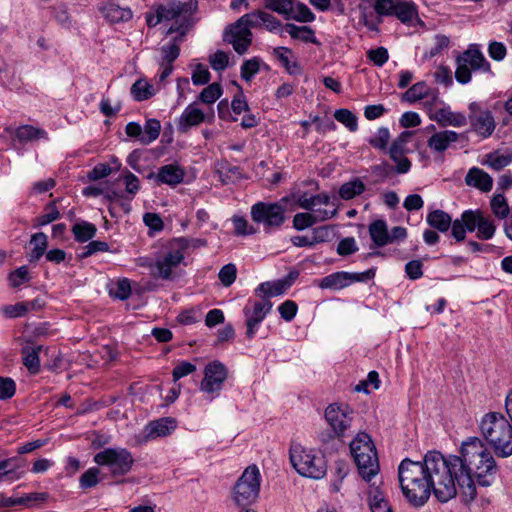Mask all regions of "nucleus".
Listing matches in <instances>:
<instances>
[{"mask_svg":"<svg viewBox=\"0 0 512 512\" xmlns=\"http://www.w3.org/2000/svg\"><path fill=\"white\" fill-rule=\"evenodd\" d=\"M461 468L458 459L446 458L437 451L427 452L423 461L406 458L398 467L402 493L414 508L423 506L431 491L440 502H447L457 494L451 475L455 476Z\"/></svg>","mask_w":512,"mask_h":512,"instance_id":"f257e3e1","label":"nucleus"},{"mask_svg":"<svg viewBox=\"0 0 512 512\" xmlns=\"http://www.w3.org/2000/svg\"><path fill=\"white\" fill-rule=\"evenodd\" d=\"M446 458H456L462 468L452 476L454 487L460 488L465 502L476 497L475 481L483 487L493 484L498 472L496 461L484 442L478 437H469L462 442L461 455H449Z\"/></svg>","mask_w":512,"mask_h":512,"instance_id":"f03ea898","label":"nucleus"},{"mask_svg":"<svg viewBox=\"0 0 512 512\" xmlns=\"http://www.w3.org/2000/svg\"><path fill=\"white\" fill-rule=\"evenodd\" d=\"M479 429L497 456L507 458L512 455V424L502 413L484 414Z\"/></svg>","mask_w":512,"mask_h":512,"instance_id":"7ed1b4c3","label":"nucleus"},{"mask_svg":"<svg viewBox=\"0 0 512 512\" xmlns=\"http://www.w3.org/2000/svg\"><path fill=\"white\" fill-rule=\"evenodd\" d=\"M298 206L308 212L296 213L293 217V227L298 231L312 227L318 222L333 218L337 209L331 202L330 196L326 193L309 196L302 193L297 196Z\"/></svg>","mask_w":512,"mask_h":512,"instance_id":"20e7f679","label":"nucleus"},{"mask_svg":"<svg viewBox=\"0 0 512 512\" xmlns=\"http://www.w3.org/2000/svg\"><path fill=\"white\" fill-rule=\"evenodd\" d=\"M350 451L360 476L370 481L380 470L377 451L371 437L364 432L358 433L350 443Z\"/></svg>","mask_w":512,"mask_h":512,"instance_id":"39448f33","label":"nucleus"},{"mask_svg":"<svg viewBox=\"0 0 512 512\" xmlns=\"http://www.w3.org/2000/svg\"><path fill=\"white\" fill-rule=\"evenodd\" d=\"M290 461L294 469L302 476L320 479L326 474V462L316 450L301 444H293L290 448Z\"/></svg>","mask_w":512,"mask_h":512,"instance_id":"423d86ee","label":"nucleus"},{"mask_svg":"<svg viewBox=\"0 0 512 512\" xmlns=\"http://www.w3.org/2000/svg\"><path fill=\"white\" fill-rule=\"evenodd\" d=\"M187 248L188 241L185 238L169 241L155 261L154 275L162 279H170L174 269L183 262Z\"/></svg>","mask_w":512,"mask_h":512,"instance_id":"0eeeda50","label":"nucleus"},{"mask_svg":"<svg viewBox=\"0 0 512 512\" xmlns=\"http://www.w3.org/2000/svg\"><path fill=\"white\" fill-rule=\"evenodd\" d=\"M260 485L261 474L259 468L256 465L248 466L233 488V500L241 508L250 506L259 496Z\"/></svg>","mask_w":512,"mask_h":512,"instance_id":"6e6552de","label":"nucleus"},{"mask_svg":"<svg viewBox=\"0 0 512 512\" xmlns=\"http://www.w3.org/2000/svg\"><path fill=\"white\" fill-rule=\"evenodd\" d=\"M157 9L163 21H174L167 34L180 32V35L183 36L188 26L189 18L196 9V2L192 0L188 2L167 0L157 6Z\"/></svg>","mask_w":512,"mask_h":512,"instance_id":"1a4fd4ad","label":"nucleus"},{"mask_svg":"<svg viewBox=\"0 0 512 512\" xmlns=\"http://www.w3.org/2000/svg\"><path fill=\"white\" fill-rule=\"evenodd\" d=\"M456 63L455 78L461 84H467L471 81L472 71L491 73L490 63L476 44L470 45L465 52L459 55Z\"/></svg>","mask_w":512,"mask_h":512,"instance_id":"9d476101","label":"nucleus"},{"mask_svg":"<svg viewBox=\"0 0 512 512\" xmlns=\"http://www.w3.org/2000/svg\"><path fill=\"white\" fill-rule=\"evenodd\" d=\"M94 462L106 467L113 476L126 475L132 468L134 459L125 448H105L94 456Z\"/></svg>","mask_w":512,"mask_h":512,"instance_id":"9b49d317","label":"nucleus"},{"mask_svg":"<svg viewBox=\"0 0 512 512\" xmlns=\"http://www.w3.org/2000/svg\"><path fill=\"white\" fill-rule=\"evenodd\" d=\"M285 208L279 203L258 202L251 207L252 220L262 224L266 232L276 230L285 221Z\"/></svg>","mask_w":512,"mask_h":512,"instance_id":"f8f14e48","label":"nucleus"},{"mask_svg":"<svg viewBox=\"0 0 512 512\" xmlns=\"http://www.w3.org/2000/svg\"><path fill=\"white\" fill-rule=\"evenodd\" d=\"M272 302L267 298L249 299L243 308L246 326V337L254 338L259 325L272 309Z\"/></svg>","mask_w":512,"mask_h":512,"instance_id":"ddd939ff","label":"nucleus"},{"mask_svg":"<svg viewBox=\"0 0 512 512\" xmlns=\"http://www.w3.org/2000/svg\"><path fill=\"white\" fill-rule=\"evenodd\" d=\"M353 414V409L350 406L333 403L325 409L324 416L334 435L342 438L351 427Z\"/></svg>","mask_w":512,"mask_h":512,"instance_id":"4468645a","label":"nucleus"},{"mask_svg":"<svg viewBox=\"0 0 512 512\" xmlns=\"http://www.w3.org/2000/svg\"><path fill=\"white\" fill-rule=\"evenodd\" d=\"M468 109L471 130L484 139L490 137L496 128V122L491 111L482 108L477 102H471Z\"/></svg>","mask_w":512,"mask_h":512,"instance_id":"2eb2a0df","label":"nucleus"},{"mask_svg":"<svg viewBox=\"0 0 512 512\" xmlns=\"http://www.w3.org/2000/svg\"><path fill=\"white\" fill-rule=\"evenodd\" d=\"M226 378V367L219 361L210 362L205 366L204 378L201 381L200 390L208 394L212 400L219 395Z\"/></svg>","mask_w":512,"mask_h":512,"instance_id":"dca6fc26","label":"nucleus"},{"mask_svg":"<svg viewBox=\"0 0 512 512\" xmlns=\"http://www.w3.org/2000/svg\"><path fill=\"white\" fill-rule=\"evenodd\" d=\"M249 16H241L234 24H232L225 33V40L230 43L238 54L247 52L252 43L253 34L245 25V21Z\"/></svg>","mask_w":512,"mask_h":512,"instance_id":"f3484780","label":"nucleus"},{"mask_svg":"<svg viewBox=\"0 0 512 512\" xmlns=\"http://www.w3.org/2000/svg\"><path fill=\"white\" fill-rule=\"evenodd\" d=\"M214 119V111L205 113L197 102L189 104L176 120V127L180 133H187L191 128L197 127L203 122H211Z\"/></svg>","mask_w":512,"mask_h":512,"instance_id":"a211bd4d","label":"nucleus"},{"mask_svg":"<svg viewBox=\"0 0 512 512\" xmlns=\"http://www.w3.org/2000/svg\"><path fill=\"white\" fill-rule=\"evenodd\" d=\"M175 429L176 421L171 417H164L154 421H150L143 428L141 433L135 436V443L140 445L159 437L168 436Z\"/></svg>","mask_w":512,"mask_h":512,"instance_id":"6ab92c4d","label":"nucleus"},{"mask_svg":"<svg viewBox=\"0 0 512 512\" xmlns=\"http://www.w3.org/2000/svg\"><path fill=\"white\" fill-rule=\"evenodd\" d=\"M412 132H402L392 143L388 153L390 158L396 164V172L399 174L407 173L411 168V162L405 156L407 153V144L412 137Z\"/></svg>","mask_w":512,"mask_h":512,"instance_id":"aec40b11","label":"nucleus"},{"mask_svg":"<svg viewBox=\"0 0 512 512\" xmlns=\"http://www.w3.org/2000/svg\"><path fill=\"white\" fill-rule=\"evenodd\" d=\"M482 211L476 210H465L462 212L460 218L454 220L452 225V236L460 242L465 240L466 232H474L477 229L478 222L480 220Z\"/></svg>","mask_w":512,"mask_h":512,"instance_id":"412c9836","label":"nucleus"},{"mask_svg":"<svg viewBox=\"0 0 512 512\" xmlns=\"http://www.w3.org/2000/svg\"><path fill=\"white\" fill-rule=\"evenodd\" d=\"M430 118L442 127L453 126L459 128L467 124V117L463 113L454 112L446 105L435 109Z\"/></svg>","mask_w":512,"mask_h":512,"instance_id":"4be33fe9","label":"nucleus"},{"mask_svg":"<svg viewBox=\"0 0 512 512\" xmlns=\"http://www.w3.org/2000/svg\"><path fill=\"white\" fill-rule=\"evenodd\" d=\"M356 281H360L358 275L341 271L325 276L319 281L318 286L322 289L340 290Z\"/></svg>","mask_w":512,"mask_h":512,"instance_id":"5701e85b","label":"nucleus"},{"mask_svg":"<svg viewBox=\"0 0 512 512\" xmlns=\"http://www.w3.org/2000/svg\"><path fill=\"white\" fill-rule=\"evenodd\" d=\"M366 502L371 512H392V507L380 486L369 485L366 492Z\"/></svg>","mask_w":512,"mask_h":512,"instance_id":"b1692460","label":"nucleus"},{"mask_svg":"<svg viewBox=\"0 0 512 512\" xmlns=\"http://www.w3.org/2000/svg\"><path fill=\"white\" fill-rule=\"evenodd\" d=\"M459 140V134L452 130H443L434 133L427 141V145L433 152L443 153L451 144Z\"/></svg>","mask_w":512,"mask_h":512,"instance_id":"393cba45","label":"nucleus"},{"mask_svg":"<svg viewBox=\"0 0 512 512\" xmlns=\"http://www.w3.org/2000/svg\"><path fill=\"white\" fill-rule=\"evenodd\" d=\"M102 16L110 23L129 21L133 13L128 7H121L115 2H106L100 7Z\"/></svg>","mask_w":512,"mask_h":512,"instance_id":"a878e982","label":"nucleus"},{"mask_svg":"<svg viewBox=\"0 0 512 512\" xmlns=\"http://www.w3.org/2000/svg\"><path fill=\"white\" fill-rule=\"evenodd\" d=\"M465 183L482 192H489L493 187L492 177L487 172L477 167L469 169L465 176Z\"/></svg>","mask_w":512,"mask_h":512,"instance_id":"bb28decb","label":"nucleus"},{"mask_svg":"<svg viewBox=\"0 0 512 512\" xmlns=\"http://www.w3.org/2000/svg\"><path fill=\"white\" fill-rule=\"evenodd\" d=\"M185 172L178 164H167L159 168L157 173V181L170 186L181 183L184 179Z\"/></svg>","mask_w":512,"mask_h":512,"instance_id":"cd10ccee","label":"nucleus"},{"mask_svg":"<svg viewBox=\"0 0 512 512\" xmlns=\"http://www.w3.org/2000/svg\"><path fill=\"white\" fill-rule=\"evenodd\" d=\"M426 222L431 228L441 233H445L450 228L452 229L454 221L447 212L441 209H435L427 214Z\"/></svg>","mask_w":512,"mask_h":512,"instance_id":"c85d7f7f","label":"nucleus"},{"mask_svg":"<svg viewBox=\"0 0 512 512\" xmlns=\"http://www.w3.org/2000/svg\"><path fill=\"white\" fill-rule=\"evenodd\" d=\"M289 286L290 282L286 280L263 282L255 289V295L270 300L271 297L282 295Z\"/></svg>","mask_w":512,"mask_h":512,"instance_id":"c756f323","label":"nucleus"},{"mask_svg":"<svg viewBox=\"0 0 512 512\" xmlns=\"http://www.w3.org/2000/svg\"><path fill=\"white\" fill-rule=\"evenodd\" d=\"M392 16L402 23H411L417 17V7L412 1L396 0Z\"/></svg>","mask_w":512,"mask_h":512,"instance_id":"7c9ffc66","label":"nucleus"},{"mask_svg":"<svg viewBox=\"0 0 512 512\" xmlns=\"http://www.w3.org/2000/svg\"><path fill=\"white\" fill-rule=\"evenodd\" d=\"M15 462V458H8L0 462V482H14L23 476V472L19 471L21 466Z\"/></svg>","mask_w":512,"mask_h":512,"instance_id":"2f4dec72","label":"nucleus"},{"mask_svg":"<svg viewBox=\"0 0 512 512\" xmlns=\"http://www.w3.org/2000/svg\"><path fill=\"white\" fill-rule=\"evenodd\" d=\"M15 137L21 143H28L40 139H47V132L32 125H22L16 129Z\"/></svg>","mask_w":512,"mask_h":512,"instance_id":"473e14b6","label":"nucleus"},{"mask_svg":"<svg viewBox=\"0 0 512 512\" xmlns=\"http://www.w3.org/2000/svg\"><path fill=\"white\" fill-rule=\"evenodd\" d=\"M369 233L372 241L378 247L389 244L388 229L385 221L376 220L369 225Z\"/></svg>","mask_w":512,"mask_h":512,"instance_id":"72a5a7b5","label":"nucleus"},{"mask_svg":"<svg viewBox=\"0 0 512 512\" xmlns=\"http://www.w3.org/2000/svg\"><path fill=\"white\" fill-rule=\"evenodd\" d=\"M48 245L47 236L43 232L35 233L30 239L31 252L29 261H38L45 253Z\"/></svg>","mask_w":512,"mask_h":512,"instance_id":"f704fd0d","label":"nucleus"},{"mask_svg":"<svg viewBox=\"0 0 512 512\" xmlns=\"http://www.w3.org/2000/svg\"><path fill=\"white\" fill-rule=\"evenodd\" d=\"M286 30L288 34L294 38L305 43H317L314 30L309 26H296L294 24H287Z\"/></svg>","mask_w":512,"mask_h":512,"instance_id":"c9c22d12","label":"nucleus"},{"mask_svg":"<svg viewBox=\"0 0 512 512\" xmlns=\"http://www.w3.org/2000/svg\"><path fill=\"white\" fill-rule=\"evenodd\" d=\"M477 224V238L481 240H490L494 237L496 226L489 216L484 215L482 212Z\"/></svg>","mask_w":512,"mask_h":512,"instance_id":"e433bc0d","label":"nucleus"},{"mask_svg":"<svg viewBox=\"0 0 512 512\" xmlns=\"http://www.w3.org/2000/svg\"><path fill=\"white\" fill-rule=\"evenodd\" d=\"M96 231L97 229L94 224L85 221L76 223L72 228L74 237L78 242L89 241L95 236Z\"/></svg>","mask_w":512,"mask_h":512,"instance_id":"4c0bfd02","label":"nucleus"},{"mask_svg":"<svg viewBox=\"0 0 512 512\" xmlns=\"http://www.w3.org/2000/svg\"><path fill=\"white\" fill-rule=\"evenodd\" d=\"M286 19H293L298 22L310 23L315 20V15L307 5L301 2H297L296 4L293 2L292 13L289 14Z\"/></svg>","mask_w":512,"mask_h":512,"instance_id":"58836bf2","label":"nucleus"},{"mask_svg":"<svg viewBox=\"0 0 512 512\" xmlns=\"http://www.w3.org/2000/svg\"><path fill=\"white\" fill-rule=\"evenodd\" d=\"M512 162V153H499L493 152L486 156L485 164H487L493 170L499 171Z\"/></svg>","mask_w":512,"mask_h":512,"instance_id":"ea45409f","label":"nucleus"},{"mask_svg":"<svg viewBox=\"0 0 512 512\" xmlns=\"http://www.w3.org/2000/svg\"><path fill=\"white\" fill-rule=\"evenodd\" d=\"M264 8L282 15L285 19L292 13L293 0H263Z\"/></svg>","mask_w":512,"mask_h":512,"instance_id":"a19ab883","label":"nucleus"},{"mask_svg":"<svg viewBox=\"0 0 512 512\" xmlns=\"http://www.w3.org/2000/svg\"><path fill=\"white\" fill-rule=\"evenodd\" d=\"M365 190V184L360 179L344 183L339 189V195L344 200H350Z\"/></svg>","mask_w":512,"mask_h":512,"instance_id":"79ce46f5","label":"nucleus"},{"mask_svg":"<svg viewBox=\"0 0 512 512\" xmlns=\"http://www.w3.org/2000/svg\"><path fill=\"white\" fill-rule=\"evenodd\" d=\"M142 129L143 131L140 142L148 145L158 138L161 130V124L156 119H149L146 121L144 128Z\"/></svg>","mask_w":512,"mask_h":512,"instance_id":"37998d69","label":"nucleus"},{"mask_svg":"<svg viewBox=\"0 0 512 512\" xmlns=\"http://www.w3.org/2000/svg\"><path fill=\"white\" fill-rule=\"evenodd\" d=\"M39 350H40V347H37V348L24 347L22 349L23 364L33 374H35L39 371V367H40V360H39V355H38Z\"/></svg>","mask_w":512,"mask_h":512,"instance_id":"c03bdc74","label":"nucleus"},{"mask_svg":"<svg viewBox=\"0 0 512 512\" xmlns=\"http://www.w3.org/2000/svg\"><path fill=\"white\" fill-rule=\"evenodd\" d=\"M156 93L152 85L144 80L136 81L131 87V94L137 101H144Z\"/></svg>","mask_w":512,"mask_h":512,"instance_id":"a18cd8bd","label":"nucleus"},{"mask_svg":"<svg viewBox=\"0 0 512 512\" xmlns=\"http://www.w3.org/2000/svg\"><path fill=\"white\" fill-rule=\"evenodd\" d=\"M274 54L281 61V63L285 66L286 70L291 75L300 74L301 68L297 62H291L289 59V55L291 54V50L285 47H277L274 49Z\"/></svg>","mask_w":512,"mask_h":512,"instance_id":"49530a36","label":"nucleus"},{"mask_svg":"<svg viewBox=\"0 0 512 512\" xmlns=\"http://www.w3.org/2000/svg\"><path fill=\"white\" fill-rule=\"evenodd\" d=\"M222 92L220 84L212 83L201 91L198 100L203 104L212 105L221 97Z\"/></svg>","mask_w":512,"mask_h":512,"instance_id":"de8ad7c7","label":"nucleus"},{"mask_svg":"<svg viewBox=\"0 0 512 512\" xmlns=\"http://www.w3.org/2000/svg\"><path fill=\"white\" fill-rule=\"evenodd\" d=\"M109 294L113 298L119 300H126L131 295V285L128 279H119L112 283L109 289Z\"/></svg>","mask_w":512,"mask_h":512,"instance_id":"09e8293b","label":"nucleus"},{"mask_svg":"<svg viewBox=\"0 0 512 512\" xmlns=\"http://www.w3.org/2000/svg\"><path fill=\"white\" fill-rule=\"evenodd\" d=\"M428 93V87L425 82H417L413 86H411L406 92L403 94V99L409 103L416 102L424 97H426Z\"/></svg>","mask_w":512,"mask_h":512,"instance_id":"8fccbe9b","label":"nucleus"},{"mask_svg":"<svg viewBox=\"0 0 512 512\" xmlns=\"http://www.w3.org/2000/svg\"><path fill=\"white\" fill-rule=\"evenodd\" d=\"M335 119L354 132L358 129L357 117L348 109H338L334 113Z\"/></svg>","mask_w":512,"mask_h":512,"instance_id":"3c124183","label":"nucleus"},{"mask_svg":"<svg viewBox=\"0 0 512 512\" xmlns=\"http://www.w3.org/2000/svg\"><path fill=\"white\" fill-rule=\"evenodd\" d=\"M59 215L60 213L56 207V203L54 201L50 202L45 206L43 214L36 219V226H45L57 220Z\"/></svg>","mask_w":512,"mask_h":512,"instance_id":"603ef678","label":"nucleus"},{"mask_svg":"<svg viewBox=\"0 0 512 512\" xmlns=\"http://www.w3.org/2000/svg\"><path fill=\"white\" fill-rule=\"evenodd\" d=\"M100 481V470L96 467H91L86 470L80 477V487L88 489L96 486Z\"/></svg>","mask_w":512,"mask_h":512,"instance_id":"864d4df0","label":"nucleus"},{"mask_svg":"<svg viewBox=\"0 0 512 512\" xmlns=\"http://www.w3.org/2000/svg\"><path fill=\"white\" fill-rule=\"evenodd\" d=\"M491 209L499 219H504L509 214V206L506 198L502 194H497L492 198Z\"/></svg>","mask_w":512,"mask_h":512,"instance_id":"5fc2aeb1","label":"nucleus"},{"mask_svg":"<svg viewBox=\"0 0 512 512\" xmlns=\"http://www.w3.org/2000/svg\"><path fill=\"white\" fill-rule=\"evenodd\" d=\"M390 140L389 130L385 127H381L377 132L369 139V144L380 150H386L387 144Z\"/></svg>","mask_w":512,"mask_h":512,"instance_id":"6e6d98bb","label":"nucleus"},{"mask_svg":"<svg viewBox=\"0 0 512 512\" xmlns=\"http://www.w3.org/2000/svg\"><path fill=\"white\" fill-rule=\"evenodd\" d=\"M260 69V60L256 57L246 60L241 65V77L250 81Z\"/></svg>","mask_w":512,"mask_h":512,"instance_id":"4d7b16f0","label":"nucleus"},{"mask_svg":"<svg viewBox=\"0 0 512 512\" xmlns=\"http://www.w3.org/2000/svg\"><path fill=\"white\" fill-rule=\"evenodd\" d=\"M161 56L162 61L165 64H172L178 58L180 53V48L176 40L174 42L165 44L161 47Z\"/></svg>","mask_w":512,"mask_h":512,"instance_id":"13d9d810","label":"nucleus"},{"mask_svg":"<svg viewBox=\"0 0 512 512\" xmlns=\"http://www.w3.org/2000/svg\"><path fill=\"white\" fill-rule=\"evenodd\" d=\"M48 495L46 493H31L26 497L9 499L7 505H24L25 508H32L31 502L45 501Z\"/></svg>","mask_w":512,"mask_h":512,"instance_id":"bf43d9fd","label":"nucleus"},{"mask_svg":"<svg viewBox=\"0 0 512 512\" xmlns=\"http://www.w3.org/2000/svg\"><path fill=\"white\" fill-rule=\"evenodd\" d=\"M29 270L26 266H21L9 274L8 280L11 287H19L28 282Z\"/></svg>","mask_w":512,"mask_h":512,"instance_id":"052dcab7","label":"nucleus"},{"mask_svg":"<svg viewBox=\"0 0 512 512\" xmlns=\"http://www.w3.org/2000/svg\"><path fill=\"white\" fill-rule=\"evenodd\" d=\"M209 63L213 70L223 71L229 64V56L226 52L218 50L209 56Z\"/></svg>","mask_w":512,"mask_h":512,"instance_id":"680f3d73","label":"nucleus"},{"mask_svg":"<svg viewBox=\"0 0 512 512\" xmlns=\"http://www.w3.org/2000/svg\"><path fill=\"white\" fill-rule=\"evenodd\" d=\"M256 15L269 32H275L281 27V22L270 13L259 9Z\"/></svg>","mask_w":512,"mask_h":512,"instance_id":"e2e57ef3","label":"nucleus"},{"mask_svg":"<svg viewBox=\"0 0 512 512\" xmlns=\"http://www.w3.org/2000/svg\"><path fill=\"white\" fill-rule=\"evenodd\" d=\"M367 58L373 62L376 66H383L389 59L388 50L384 47H378L377 49H370L367 51Z\"/></svg>","mask_w":512,"mask_h":512,"instance_id":"0e129e2a","label":"nucleus"},{"mask_svg":"<svg viewBox=\"0 0 512 512\" xmlns=\"http://www.w3.org/2000/svg\"><path fill=\"white\" fill-rule=\"evenodd\" d=\"M29 311L28 304L20 302L14 305H7L2 308V313L9 318H16L25 315Z\"/></svg>","mask_w":512,"mask_h":512,"instance_id":"69168bd1","label":"nucleus"},{"mask_svg":"<svg viewBox=\"0 0 512 512\" xmlns=\"http://www.w3.org/2000/svg\"><path fill=\"white\" fill-rule=\"evenodd\" d=\"M297 310V304L291 300H286L278 307L281 317L287 322H290L296 316Z\"/></svg>","mask_w":512,"mask_h":512,"instance_id":"338daca9","label":"nucleus"},{"mask_svg":"<svg viewBox=\"0 0 512 512\" xmlns=\"http://www.w3.org/2000/svg\"><path fill=\"white\" fill-rule=\"evenodd\" d=\"M219 279L224 286H230L236 279L235 265L227 264L223 266L219 272Z\"/></svg>","mask_w":512,"mask_h":512,"instance_id":"774afa93","label":"nucleus"}]
</instances>
